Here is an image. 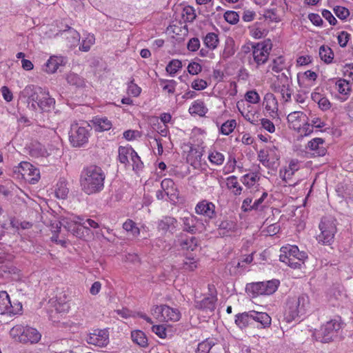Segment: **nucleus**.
Instances as JSON below:
<instances>
[{
  "mask_svg": "<svg viewBox=\"0 0 353 353\" xmlns=\"http://www.w3.org/2000/svg\"><path fill=\"white\" fill-rule=\"evenodd\" d=\"M213 339H207L206 340L199 343L197 346V351L210 353Z\"/></svg>",
  "mask_w": 353,
  "mask_h": 353,
  "instance_id": "nucleus-48",
  "label": "nucleus"
},
{
  "mask_svg": "<svg viewBox=\"0 0 353 353\" xmlns=\"http://www.w3.org/2000/svg\"><path fill=\"white\" fill-rule=\"evenodd\" d=\"M78 221H70L68 219H63L61 221L57 223V228L60 229L61 226H63L67 230H72V227L76 228V223Z\"/></svg>",
  "mask_w": 353,
  "mask_h": 353,
  "instance_id": "nucleus-49",
  "label": "nucleus"
},
{
  "mask_svg": "<svg viewBox=\"0 0 353 353\" xmlns=\"http://www.w3.org/2000/svg\"><path fill=\"white\" fill-rule=\"evenodd\" d=\"M161 186L165 192V195H167L170 200H174L178 197L177 189L172 179H164L161 183Z\"/></svg>",
  "mask_w": 353,
  "mask_h": 353,
  "instance_id": "nucleus-16",
  "label": "nucleus"
},
{
  "mask_svg": "<svg viewBox=\"0 0 353 353\" xmlns=\"http://www.w3.org/2000/svg\"><path fill=\"white\" fill-rule=\"evenodd\" d=\"M94 35H89L86 39L83 40L82 44L79 47V50L83 52H88L90 49L91 46H92L94 43Z\"/></svg>",
  "mask_w": 353,
  "mask_h": 353,
  "instance_id": "nucleus-50",
  "label": "nucleus"
},
{
  "mask_svg": "<svg viewBox=\"0 0 353 353\" xmlns=\"http://www.w3.org/2000/svg\"><path fill=\"white\" fill-rule=\"evenodd\" d=\"M163 316L161 321H177L180 319L181 314L177 309L172 308L165 305Z\"/></svg>",
  "mask_w": 353,
  "mask_h": 353,
  "instance_id": "nucleus-22",
  "label": "nucleus"
},
{
  "mask_svg": "<svg viewBox=\"0 0 353 353\" xmlns=\"http://www.w3.org/2000/svg\"><path fill=\"white\" fill-rule=\"evenodd\" d=\"M190 112L193 114H196L200 116H202L205 114L206 108L204 106L203 102L196 101L190 108Z\"/></svg>",
  "mask_w": 353,
  "mask_h": 353,
  "instance_id": "nucleus-42",
  "label": "nucleus"
},
{
  "mask_svg": "<svg viewBox=\"0 0 353 353\" xmlns=\"http://www.w3.org/2000/svg\"><path fill=\"white\" fill-rule=\"evenodd\" d=\"M152 330L160 338L164 339L166 337V330L163 325H153Z\"/></svg>",
  "mask_w": 353,
  "mask_h": 353,
  "instance_id": "nucleus-59",
  "label": "nucleus"
},
{
  "mask_svg": "<svg viewBox=\"0 0 353 353\" xmlns=\"http://www.w3.org/2000/svg\"><path fill=\"white\" fill-rule=\"evenodd\" d=\"M88 343L98 347H105L109 343V334L106 330H95L86 339Z\"/></svg>",
  "mask_w": 353,
  "mask_h": 353,
  "instance_id": "nucleus-8",
  "label": "nucleus"
},
{
  "mask_svg": "<svg viewBox=\"0 0 353 353\" xmlns=\"http://www.w3.org/2000/svg\"><path fill=\"white\" fill-rule=\"evenodd\" d=\"M160 84L163 85V83H167L163 86V90H167L169 94H173L175 92V87L176 85V81L171 79H160Z\"/></svg>",
  "mask_w": 353,
  "mask_h": 353,
  "instance_id": "nucleus-43",
  "label": "nucleus"
},
{
  "mask_svg": "<svg viewBox=\"0 0 353 353\" xmlns=\"http://www.w3.org/2000/svg\"><path fill=\"white\" fill-rule=\"evenodd\" d=\"M279 285V281L276 279L266 282H257L248 285L246 290L254 296L270 295L276 291Z\"/></svg>",
  "mask_w": 353,
  "mask_h": 353,
  "instance_id": "nucleus-6",
  "label": "nucleus"
},
{
  "mask_svg": "<svg viewBox=\"0 0 353 353\" xmlns=\"http://www.w3.org/2000/svg\"><path fill=\"white\" fill-rule=\"evenodd\" d=\"M350 34L345 31H341L338 36V42L341 47L344 48L350 39Z\"/></svg>",
  "mask_w": 353,
  "mask_h": 353,
  "instance_id": "nucleus-56",
  "label": "nucleus"
},
{
  "mask_svg": "<svg viewBox=\"0 0 353 353\" xmlns=\"http://www.w3.org/2000/svg\"><path fill=\"white\" fill-rule=\"evenodd\" d=\"M205 46L210 50H214L219 43L218 35L214 32H209L203 38Z\"/></svg>",
  "mask_w": 353,
  "mask_h": 353,
  "instance_id": "nucleus-30",
  "label": "nucleus"
},
{
  "mask_svg": "<svg viewBox=\"0 0 353 353\" xmlns=\"http://www.w3.org/2000/svg\"><path fill=\"white\" fill-rule=\"evenodd\" d=\"M299 169V165L298 160H292L288 168H285L283 170H280L281 177L284 181L287 182V180L291 179L294 172Z\"/></svg>",
  "mask_w": 353,
  "mask_h": 353,
  "instance_id": "nucleus-21",
  "label": "nucleus"
},
{
  "mask_svg": "<svg viewBox=\"0 0 353 353\" xmlns=\"http://www.w3.org/2000/svg\"><path fill=\"white\" fill-rule=\"evenodd\" d=\"M252 55L254 61L258 65L265 63L269 56L268 45L259 43L253 46Z\"/></svg>",
  "mask_w": 353,
  "mask_h": 353,
  "instance_id": "nucleus-9",
  "label": "nucleus"
},
{
  "mask_svg": "<svg viewBox=\"0 0 353 353\" xmlns=\"http://www.w3.org/2000/svg\"><path fill=\"white\" fill-rule=\"evenodd\" d=\"M105 174L100 167L90 165L84 168L80 175L81 190L91 195L102 191L104 188Z\"/></svg>",
  "mask_w": 353,
  "mask_h": 353,
  "instance_id": "nucleus-1",
  "label": "nucleus"
},
{
  "mask_svg": "<svg viewBox=\"0 0 353 353\" xmlns=\"http://www.w3.org/2000/svg\"><path fill=\"white\" fill-rule=\"evenodd\" d=\"M179 244L183 250L193 251L198 245V240L194 236H190L185 239H180Z\"/></svg>",
  "mask_w": 353,
  "mask_h": 353,
  "instance_id": "nucleus-28",
  "label": "nucleus"
},
{
  "mask_svg": "<svg viewBox=\"0 0 353 353\" xmlns=\"http://www.w3.org/2000/svg\"><path fill=\"white\" fill-rule=\"evenodd\" d=\"M262 127L270 133L275 131V126L274 123L268 119H261Z\"/></svg>",
  "mask_w": 353,
  "mask_h": 353,
  "instance_id": "nucleus-60",
  "label": "nucleus"
},
{
  "mask_svg": "<svg viewBox=\"0 0 353 353\" xmlns=\"http://www.w3.org/2000/svg\"><path fill=\"white\" fill-rule=\"evenodd\" d=\"M123 228L127 232H130L134 236L139 234V228L137 227L135 223L130 219L127 220L123 224Z\"/></svg>",
  "mask_w": 353,
  "mask_h": 353,
  "instance_id": "nucleus-41",
  "label": "nucleus"
},
{
  "mask_svg": "<svg viewBox=\"0 0 353 353\" xmlns=\"http://www.w3.org/2000/svg\"><path fill=\"white\" fill-rule=\"evenodd\" d=\"M177 221L172 216H164L158 223V229L163 233L170 232L173 234L176 230Z\"/></svg>",
  "mask_w": 353,
  "mask_h": 353,
  "instance_id": "nucleus-13",
  "label": "nucleus"
},
{
  "mask_svg": "<svg viewBox=\"0 0 353 353\" xmlns=\"http://www.w3.org/2000/svg\"><path fill=\"white\" fill-rule=\"evenodd\" d=\"M179 268L186 271H194L197 268V262L194 258H186L183 260Z\"/></svg>",
  "mask_w": 353,
  "mask_h": 353,
  "instance_id": "nucleus-40",
  "label": "nucleus"
},
{
  "mask_svg": "<svg viewBox=\"0 0 353 353\" xmlns=\"http://www.w3.org/2000/svg\"><path fill=\"white\" fill-rule=\"evenodd\" d=\"M245 100L251 103H258L260 101V97L255 90H250L245 95Z\"/></svg>",
  "mask_w": 353,
  "mask_h": 353,
  "instance_id": "nucleus-53",
  "label": "nucleus"
},
{
  "mask_svg": "<svg viewBox=\"0 0 353 353\" xmlns=\"http://www.w3.org/2000/svg\"><path fill=\"white\" fill-rule=\"evenodd\" d=\"M324 141L321 138H315L307 143V148L313 150V154L316 156H324L326 149L323 147Z\"/></svg>",
  "mask_w": 353,
  "mask_h": 353,
  "instance_id": "nucleus-19",
  "label": "nucleus"
},
{
  "mask_svg": "<svg viewBox=\"0 0 353 353\" xmlns=\"http://www.w3.org/2000/svg\"><path fill=\"white\" fill-rule=\"evenodd\" d=\"M216 226L218 227L219 234L223 236L230 235L231 232H236L238 229L237 223L229 219H225L223 221H218L216 222Z\"/></svg>",
  "mask_w": 353,
  "mask_h": 353,
  "instance_id": "nucleus-12",
  "label": "nucleus"
},
{
  "mask_svg": "<svg viewBox=\"0 0 353 353\" xmlns=\"http://www.w3.org/2000/svg\"><path fill=\"white\" fill-rule=\"evenodd\" d=\"M92 121L94 128L99 132L109 130L112 126L111 121L105 117H96Z\"/></svg>",
  "mask_w": 353,
  "mask_h": 353,
  "instance_id": "nucleus-18",
  "label": "nucleus"
},
{
  "mask_svg": "<svg viewBox=\"0 0 353 353\" xmlns=\"http://www.w3.org/2000/svg\"><path fill=\"white\" fill-rule=\"evenodd\" d=\"M336 85L338 88L339 92L342 94H348L351 91V87L350 85L349 81L346 79H340L336 81Z\"/></svg>",
  "mask_w": 353,
  "mask_h": 353,
  "instance_id": "nucleus-37",
  "label": "nucleus"
},
{
  "mask_svg": "<svg viewBox=\"0 0 353 353\" xmlns=\"http://www.w3.org/2000/svg\"><path fill=\"white\" fill-rule=\"evenodd\" d=\"M208 159L212 163L219 165L224 161V156L219 152L214 151L209 154Z\"/></svg>",
  "mask_w": 353,
  "mask_h": 353,
  "instance_id": "nucleus-44",
  "label": "nucleus"
},
{
  "mask_svg": "<svg viewBox=\"0 0 353 353\" xmlns=\"http://www.w3.org/2000/svg\"><path fill=\"white\" fill-rule=\"evenodd\" d=\"M41 337V334L35 328L25 327L24 333L21 336L20 342L37 343L40 341Z\"/></svg>",
  "mask_w": 353,
  "mask_h": 353,
  "instance_id": "nucleus-14",
  "label": "nucleus"
},
{
  "mask_svg": "<svg viewBox=\"0 0 353 353\" xmlns=\"http://www.w3.org/2000/svg\"><path fill=\"white\" fill-rule=\"evenodd\" d=\"M181 68V61L178 59H173L167 65L165 70L171 76L173 77Z\"/></svg>",
  "mask_w": 353,
  "mask_h": 353,
  "instance_id": "nucleus-35",
  "label": "nucleus"
},
{
  "mask_svg": "<svg viewBox=\"0 0 353 353\" xmlns=\"http://www.w3.org/2000/svg\"><path fill=\"white\" fill-rule=\"evenodd\" d=\"M334 11L335 14L342 20L345 19L350 15L349 10L345 7L336 6Z\"/></svg>",
  "mask_w": 353,
  "mask_h": 353,
  "instance_id": "nucleus-52",
  "label": "nucleus"
},
{
  "mask_svg": "<svg viewBox=\"0 0 353 353\" xmlns=\"http://www.w3.org/2000/svg\"><path fill=\"white\" fill-rule=\"evenodd\" d=\"M252 323L256 321L261 325V327H269L271 324V318L265 312H259L254 310L251 311Z\"/></svg>",
  "mask_w": 353,
  "mask_h": 353,
  "instance_id": "nucleus-20",
  "label": "nucleus"
},
{
  "mask_svg": "<svg viewBox=\"0 0 353 353\" xmlns=\"http://www.w3.org/2000/svg\"><path fill=\"white\" fill-rule=\"evenodd\" d=\"M340 329L341 324L339 321L332 319L322 324L319 329H316L313 333V336L321 343H327L334 340Z\"/></svg>",
  "mask_w": 353,
  "mask_h": 353,
  "instance_id": "nucleus-3",
  "label": "nucleus"
},
{
  "mask_svg": "<svg viewBox=\"0 0 353 353\" xmlns=\"http://www.w3.org/2000/svg\"><path fill=\"white\" fill-rule=\"evenodd\" d=\"M310 305L309 296L303 294L298 298H289L286 303L284 312V321L291 323L299 316L304 315Z\"/></svg>",
  "mask_w": 353,
  "mask_h": 353,
  "instance_id": "nucleus-2",
  "label": "nucleus"
},
{
  "mask_svg": "<svg viewBox=\"0 0 353 353\" xmlns=\"http://www.w3.org/2000/svg\"><path fill=\"white\" fill-rule=\"evenodd\" d=\"M62 34L66 37L71 46H74L80 40L79 33L70 27H68L67 30H63Z\"/></svg>",
  "mask_w": 353,
  "mask_h": 353,
  "instance_id": "nucleus-27",
  "label": "nucleus"
},
{
  "mask_svg": "<svg viewBox=\"0 0 353 353\" xmlns=\"http://www.w3.org/2000/svg\"><path fill=\"white\" fill-rule=\"evenodd\" d=\"M322 16L328 21L330 24L334 26L337 23V20L336 18L333 16V14L331 13L330 11L328 10H323L322 11Z\"/></svg>",
  "mask_w": 353,
  "mask_h": 353,
  "instance_id": "nucleus-61",
  "label": "nucleus"
},
{
  "mask_svg": "<svg viewBox=\"0 0 353 353\" xmlns=\"http://www.w3.org/2000/svg\"><path fill=\"white\" fill-rule=\"evenodd\" d=\"M131 338L134 343L142 347L148 345V339L145 333L141 330H134L131 332Z\"/></svg>",
  "mask_w": 353,
  "mask_h": 353,
  "instance_id": "nucleus-26",
  "label": "nucleus"
},
{
  "mask_svg": "<svg viewBox=\"0 0 353 353\" xmlns=\"http://www.w3.org/2000/svg\"><path fill=\"white\" fill-rule=\"evenodd\" d=\"M263 104L266 110L270 112L276 113L278 111V103L272 93H267L263 99Z\"/></svg>",
  "mask_w": 353,
  "mask_h": 353,
  "instance_id": "nucleus-23",
  "label": "nucleus"
},
{
  "mask_svg": "<svg viewBox=\"0 0 353 353\" xmlns=\"http://www.w3.org/2000/svg\"><path fill=\"white\" fill-rule=\"evenodd\" d=\"M321 59L326 63H330L334 59V53L328 46H322L319 48Z\"/></svg>",
  "mask_w": 353,
  "mask_h": 353,
  "instance_id": "nucleus-31",
  "label": "nucleus"
},
{
  "mask_svg": "<svg viewBox=\"0 0 353 353\" xmlns=\"http://www.w3.org/2000/svg\"><path fill=\"white\" fill-rule=\"evenodd\" d=\"M85 125V126L79 125V123L72 125L70 141L74 147H81L88 142L91 128L88 123Z\"/></svg>",
  "mask_w": 353,
  "mask_h": 353,
  "instance_id": "nucleus-5",
  "label": "nucleus"
},
{
  "mask_svg": "<svg viewBox=\"0 0 353 353\" xmlns=\"http://www.w3.org/2000/svg\"><path fill=\"white\" fill-rule=\"evenodd\" d=\"M335 220L332 217L322 218L319 223L321 234L317 236L319 243L324 245H330L333 242L334 235L336 232Z\"/></svg>",
  "mask_w": 353,
  "mask_h": 353,
  "instance_id": "nucleus-4",
  "label": "nucleus"
},
{
  "mask_svg": "<svg viewBox=\"0 0 353 353\" xmlns=\"http://www.w3.org/2000/svg\"><path fill=\"white\" fill-rule=\"evenodd\" d=\"M202 153L201 152L196 150L191 149L187 156V161L190 163L191 165L196 166L201 161Z\"/></svg>",
  "mask_w": 353,
  "mask_h": 353,
  "instance_id": "nucleus-32",
  "label": "nucleus"
},
{
  "mask_svg": "<svg viewBox=\"0 0 353 353\" xmlns=\"http://www.w3.org/2000/svg\"><path fill=\"white\" fill-rule=\"evenodd\" d=\"M63 58L59 57H50L47 63H46V72L48 73L55 72L59 66L62 65Z\"/></svg>",
  "mask_w": 353,
  "mask_h": 353,
  "instance_id": "nucleus-25",
  "label": "nucleus"
},
{
  "mask_svg": "<svg viewBox=\"0 0 353 353\" xmlns=\"http://www.w3.org/2000/svg\"><path fill=\"white\" fill-rule=\"evenodd\" d=\"M0 313L3 314H14L17 313L11 304L9 295L5 291L0 292Z\"/></svg>",
  "mask_w": 353,
  "mask_h": 353,
  "instance_id": "nucleus-15",
  "label": "nucleus"
},
{
  "mask_svg": "<svg viewBox=\"0 0 353 353\" xmlns=\"http://www.w3.org/2000/svg\"><path fill=\"white\" fill-rule=\"evenodd\" d=\"M134 154V150L132 148L120 146L119 148V160L121 163L127 164L129 163V157Z\"/></svg>",
  "mask_w": 353,
  "mask_h": 353,
  "instance_id": "nucleus-29",
  "label": "nucleus"
},
{
  "mask_svg": "<svg viewBox=\"0 0 353 353\" xmlns=\"http://www.w3.org/2000/svg\"><path fill=\"white\" fill-rule=\"evenodd\" d=\"M208 87V83L203 79H196L192 83V88L196 90H203Z\"/></svg>",
  "mask_w": 353,
  "mask_h": 353,
  "instance_id": "nucleus-57",
  "label": "nucleus"
},
{
  "mask_svg": "<svg viewBox=\"0 0 353 353\" xmlns=\"http://www.w3.org/2000/svg\"><path fill=\"white\" fill-rule=\"evenodd\" d=\"M24 94L28 97L29 103L32 102V106L35 109L36 106L40 108V101L43 99L45 90L40 87L33 85H27L23 90Z\"/></svg>",
  "mask_w": 353,
  "mask_h": 353,
  "instance_id": "nucleus-7",
  "label": "nucleus"
},
{
  "mask_svg": "<svg viewBox=\"0 0 353 353\" xmlns=\"http://www.w3.org/2000/svg\"><path fill=\"white\" fill-rule=\"evenodd\" d=\"M134 80L132 79L129 82L128 86V94L132 95L133 97H138L141 92V88L139 86H138L136 83H134Z\"/></svg>",
  "mask_w": 353,
  "mask_h": 353,
  "instance_id": "nucleus-47",
  "label": "nucleus"
},
{
  "mask_svg": "<svg viewBox=\"0 0 353 353\" xmlns=\"http://www.w3.org/2000/svg\"><path fill=\"white\" fill-rule=\"evenodd\" d=\"M25 327L17 325L14 326L10 331V336L14 339L20 341V339L22 334L24 333Z\"/></svg>",
  "mask_w": 353,
  "mask_h": 353,
  "instance_id": "nucleus-45",
  "label": "nucleus"
},
{
  "mask_svg": "<svg viewBox=\"0 0 353 353\" xmlns=\"http://www.w3.org/2000/svg\"><path fill=\"white\" fill-rule=\"evenodd\" d=\"M227 186L229 189L233 190V193L235 195H239L241 193L242 188L237 181V178L234 176H231L227 179Z\"/></svg>",
  "mask_w": 353,
  "mask_h": 353,
  "instance_id": "nucleus-33",
  "label": "nucleus"
},
{
  "mask_svg": "<svg viewBox=\"0 0 353 353\" xmlns=\"http://www.w3.org/2000/svg\"><path fill=\"white\" fill-rule=\"evenodd\" d=\"M130 159L132 162V169L135 171L139 170L143 168V163L138 156L137 153L134 150V154H132Z\"/></svg>",
  "mask_w": 353,
  "mask_h": 353,
  "instance_id": "nucleus-54",
  "label": "nucleus"
},
{
  "mask_svg": "<svg viewBox=\"0 0 353 353\" xmlns=\"http://www.w3.org/2000/svg\"><path fill=\"white\" fill-rule=\"evenodd\" d=\"M343 75L353 81V64H347L343 67Z\"/></svg>",
  "mask_w": 353,
  "mask_h": 353,
  "instance_id": "nucleus-64",
  "label": "nucleus"
},
{
  "mask_svg": "<svg viewBox=\"0 0 353 353\" xmlns=\"http://www.w3.org/2000/svg\"><path fill=\"white\" fill-rule=\"evenodd\" d=\"M201 65L196 62L189 63L188 66V71L190 74L195 75L201 72Z\"/></svg>",
  "mask_w": 353,
  "mask_h": 353,
  "instance_id": "nucleus-58",
  "label": "nucleus"
},
{
  "mask_svg": "<svg viewBox=\"0 0 353 353\" xmlns=\"http://www.w3.org/2000/svg\"><path fill=\"white\" fill-rule=\"evenodd\" d=\"M258 159L263 165H267L269 162L268 151L261 150L258 153Z\"/></svg>",
  "mask_w": 353,
  "mask_h": 353,
  "instance_id": "nucleus-62",
  "label": "nucleus"
},
{
  "mask_svg": "<svg viewBox=\"0 0 353 353\" xmlns=\"http://www.w3.org/2000/svg\"><path fill=\"white\" fill-rule=\"evenodd\" d=\"M183 231L190 234H195L197 230L199 219L196 216L190 214L182 218Z\"/></svg>",
  "mask_w": 353,
  "mask_h": 353,
  "instance_id": "nucleus-17",
  "label": "nucleus"
},
{
  "mask_svg": "<svg viewBox=\"0 0 353 353\" xmlns=\"http://www.w3.org/2000/svg\"><path fill=\"white\" fill-rule=\"evenodd\" d=\"M188 50L195 52L200 48V41L198 38L194 37L189 40L187 44Z\"/></svg>",
  "mask_w": 353,
  "mask_h": 353,
  "instance_id": "nucleus-55",
  "label": "nucleus"
},
{
  "mask_svg": "<svg viewBox=\"0 0 353 353\" xmlns=\"http://www.w3.org/2000/svg\"><path fill=\"white\" fill-rule=\"evenodd\" d=\"M235 323L241 329L246 327L250 324H252L251 311L237 314L235 319Z\"/></svg>",
  "mask_w": 353,
  "mask_h": 353,
  "instance_id": "nucleus-24",
  "label": "nucleus"
},
{
  "mask_svg": "<svg viewBox=\"0 0 353 353\" xmlns=\"http://www.w3.org/2000/svg\"><path fill=\"white\" fill-rule=\"evenodd\" d=\"M281 252L283 253H288L290 256L294 258L297 256L298 254H299V250L296 245L282 247L281 248Z\"/></svg>",
  "mask_w": 353,
  "mask_h": 353,
  "instance_id": "nucleus-51",
  "label": "nucleus"
},
{
  "mask_svg": "<svg viewBox=\"0 0 353 353\" xmlns=\"http://www.w3.org/2000/svg\"><path fill=\"white\" fill-rule=\"evenodd\" d=\"M216 296L210 294V296L203 298L202 300H198L196 298L194 301V306L196 308L205 312H212L215 309Z\"/></svg>",
  "mask_w": 353,
  "mask_h": 353,
  "instance_id": "nucleus-11",
  "label": "nucleus"
},
{
  "mask_svg": "<svg viewBox=\"0 0 353 353\" xmlns=\"http://www.w3.org/2000/svg\"><path fill=\"white\" fill-rule=\"evenodd\" d=\"M43 99L40 101V109L43 111H48L50 108L54 104L55 101L52 98L49 92L45 90V95L43 96Z\"/></svg>",
  "mask_w": 353,
  "mask_h": 353,
  "instance_id": "nucleus-34",
  "label": "nucleus"
},
{
  "mask_svg": "<svg viewBox=\"0 0 353 353\" xmlns=\"http://www.w3.org/2000/svg\"><path fill=\"white\" fill-rule=\"evenodd\" d=\"M236 125L234 119L228 120L223 123L220 128V132L224 135H228L233 132Z\"/></svg>",
  "mask_w": 353,
  "mask_h": 353,
  "instance_id": "nucleus-38",
  "label": "nucleus"
},
{
  "mask_svg": "<svg viewBox=\"0 0 353 353\" xmlns=\"http://www.w3.org/2000/svg\"><path fill=\"white\" fill-rule=\"evenodd\" d=\"M69 190L66 186L65 181H60L57 184V188L55 191V194L57 198L64 199L67 197Z\"/></svg>",
  "mask_w": 353,
  "mask_h": 353,
  "instance_id": "nucleus-39",
  "label": "nucleus"
},
{
  "mask_svg": "<svg viewBox=\"0 0 353 353\" xmlns=\"http://www.w3.org/2000/svg\"><path fill=\"white\" fill-rule=\"evenodd\" d=\"M195 211L196 214L203 215L210 219L216 216L215 205L212 202L205 200L197 203Z\"/></svg>",
  "mask_w": 353,
  "mask_h": 353,
  "instance_id": "nucleus-10",
  "label": "nucleus"
},
{
  "mask_svg": "<svg viewBox=\"0 0 353 353\" xmlns=\"http://www.w3.org/2000/svg\"><path fill=\"white\" fill-rule=\"evenodd\" d=\"M67 82L77 87H82L85 85L84 80L78 74L74 73H70L66 77Z\"/></svg>",
  "mask_w": 353,
  "mask_h": 353,
  "instance_id": "nucleus-36",
  "label": "nucleus"
},
{
  "mask_svg": "<svg viewBox=\"0 0 353 353\" xmlns=\"http://www.w3.org/2000/svg\"><path fill=\"white\" fill-rule=\"evenodd\" d=\"M210 353H225V352L223 345L221 343L214 342V339H213Z\"/></svg>",
  "mask_w": 353,
  "mask_h": 353,
  "instance_id": "nucleus-63",
  "label": "nucleus"
},
{
  "mask_svg": "<svg viewBox=\"0 0 353 353\" xmlns=\"http://www.w3.org/2000/svg\"><path fill=\"white\" fill-rule=\"evenodd\" d=\"M223 17L225 20L230 24H236L239 20V15L235 11H226Z\"/></svg>",
  "mask_w": 353,
  "mask_h": 353,
  "instance_id": "nucleus-46",
  "label": "nucleus"
}]
</instances>
